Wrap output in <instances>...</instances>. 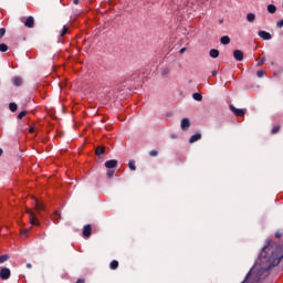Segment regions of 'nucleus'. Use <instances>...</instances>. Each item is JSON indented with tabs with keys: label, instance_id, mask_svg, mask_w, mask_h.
I'll return each mask as SVG.
<instances>
[{
	"label": "nucleus",
	"instance_id": "1",
	"mask_svg": "<svg viewBox=\"0 0 283 283\" xmlns=\"http://www.w3.org/2000/svg\"><path fill=\"white\" fill-rule=\"evenodd\" d=\"M283 259V250L280 245H271L269 243L265 245L260 255H259V264L260 269L258 273L255 271H250L245 276L244 281L241 283H258L263 277L269 275V271L273 269V266H277Z\"/></svg>",
	"mask_w": 283,
	"mask_h": 283
},
{
	"label": "nucleus",
	"instance_id": "2",
	"mask_svg": "<svg viewBox=\"0 0 283 283\" xmlns=\"http://www.w3.org/2000/svg\"><path fill=\"white\" fill-rule=\"evenodd\" d=\"M27 213L29 216L30 224H32L33 227H39L40 222L39 219H36V213H34L32 209H27Z\"/></svg>",
	"mask_w": 283,
	"mask_h": 283
},
{
	"label": "nucleus",
	"instance_id": "3",
	"mask_svg": "<svg viewBox=\"0 0 283 283\" xmlns=\"http://www.w3.org/2000/svg\"><path fill=\"white\" fill-rule=\"evenodd\" d=\"M20 21L24 24L25 28H34V17L32 15H29L28 18L21 17Z\"/></svg>",
	"mask_w": 283,
	"mask_h": 283
},
{
	"label": "nucleus",
	"instance_id": "4",
	"mask_svg": "<svg viewBox=\"0 0 283 283\" xmlns=\"http://www.w3.org/2000/svg\"><path fill=\"white\" fill-rule=\"evenodd\" d=\"M31 205L34 207L35 210L39 211H43V209H45V206H43V203L41 201H39V199L31 197Z\"/></svg>",
	"mask_w": 283,
	"mask_h": 283
},
{
	"label": "nucleus",
	"instance_id": "5",
	"mask_svg": "<svg viewBox=\"0 0 283 283\" xmlns=\"http://www.w3.org/2000/svg\"><path fill=\"white\" fill-rule=\"evenodd\" d=\"M230 111L234 114V116H244V114H247L245 109L237 108L233 105H230Z\"/></svg>",
	"mask_w": 283,
	"mask_h": 283
},
{
	"label": "nucleus",
	"instance_id": "6",
	"mask_svg": "<svg viewBox=\"0 0 283 283\" xmlns=\"http://www.w3.org/2000/svg\"><path fill=\"white\" fill-rule=\"evenodd\" d=\"M10 275H11L10 269L3 268L0 270V279L10 280Z\"/></svg>",
	"mask_w": 283,
	"mask_h": 283
},
{
	"label": "nucleus",
	"instance_id": "7",
	"mask_svg": "<svg viewBox=\"0 0 283 283\" xmlns=\"http://www.w3.org/2000/svg\"><path fill=\"white\" fill-rule=\"evenodd\" d=\"M106 169H115V167H118V160L111 159L105 163Z\"/></svg>",
	"mask_w": 283,
	"mask_h": 283
},
{
	"label": "nucleus",
	"instance_id": "8",
	"mask_svg": "<svg viewBox=\"0 0 283 283\" xmlns=\"http://www.w3.org/2000/svg\"><path fill=\"white\" fill-rule=\"evenodd\" d=\"M189 127H191V122L189 120V118L181 119L182 132H187V129H189Z\"/></svg>",
	"mask_w": 283,
	"mask_h": 283
},
{
	"label": "nucleus",
	"instance_id": "9",
	"mask_svg": "<svg viewBox=\"0 0 283 283\" xmlns=\"http://www.w3.org/2000/svg\"><path fill=\"white\" fill-rule=\"evenodd\" d=\"M83 238H90V235H92V226L91 224H86L83 228Z\"/></svg>",
	"mask_w": 283,
	"mask_h": 283
},
{
	"label": "nucleus",
	"instance_id": "10",
	"mask_svg": "<svg viewBox=\"0 0 283 283\" xmlns=\"http://www.w3.org/2000/svg\"><path fill=\"white\" fill-rule=\"evenodd\" d=\"M259 36L263 41H271V39H272L271 33H269L266 31H259Z\"/></svg>",
	"mask_w": 283,
	"mask_h": 283
},
{
	"label": "nucleus",
	"instance_id": "11",
	"mask_svg": "<svg viewBox=\"0 0 283 283\" xmlns=\"http://www.w3.org/2000/svg\"><path fill=\"white\" fill-rule=\"evenodd\" d=\"M233 57L235 61H243L244 60V53L241 50H235L233 52Z\"/></svg>",
	"mask_w": 283,
	"mask_h": 283
},
{
	"label": "nucleus",
	"instance_id": "12",
	"mask_svg": "<svg viewBox=\"0 0 283 283\" xmlns=\"http://www.w3.org/2000/svg\"><path fill=\"white\" fill-rule=\"evenodd\" d=\"M200 138H202V135L200 133H197L190 137L189 143H198Z\"/></svg>",
	"mask_w": 283,
	"mask_h": 283
},
{
	"label": "nucleus",
	"instance_id": "13",
	"mask_svg": "<svg viewBox=\"0 0 283 283\" xmlns=\"http://www.w3.org/2000/svg\"><path fill=\"white\" fill-rule=\"evenodd\" d=\"M220 43L222 45H229L231 43V38H229L228 35L221 36Z\"/></svg>",
	"mask_w": 283,
	"mask_h": 283
},
{
	"label": "nucleus",
	"instance_id": "14",
	"mask_svg": "<svg viewBox=\"0 0 283 283\" xmlns=\"http://www.w3.org/2000/svg\"><path fill=\"white\" fill-rule=\"evenodd\" d=\"M211 59H218V56H220V51H218L217 49H212L209 52Z\"/></svg>",
	"mask_w": 283,
	"mask_h": 283
},
{
	"label": "nucleus",
	"instance_id": "15",
	"mask_svg": "<svg viewBox=\"0 0 283 283\" xmlns=\"http://www.w3.org/2000/svg\"><path fill=\"white\" fill-rule=\"evenodd\" d=\"M12 83L17 87H19V86H21L23 84V80L21 77H13Z\"/></svg>",
	"mask_w": 283,
	"mask_h": 283
},
{
	"label": "nucleus",
	"instance_id": "16",
	"mask_svg": "<svg viewBox=\"0 0 283 283\" xmlns=\"http://www.w3.org/2000/svg\"><path fill=\"white\" fill-rule=\"evenodd\" d=\"M276 11H277V8L275 7V4L268 6V12H270V14H275Z\"/></svg>",
	"mask_w": 283,
	"mask_h": 283
},
{
	"label": "nucleus",
	"instance_id": "17",
	"mask_svg": "<svg viewBox=\"0 0 283 283\" xmlns=\"http://www.w3.org/2000/svg\"><path fill=\"white\" fill-rule=\"evenodd\" d=\"M95 153H96V156H103V154H105V147L98 146Z\"/></svg>",
	"mask_w": 283,
	"mask_h": 283
},
{
	"label": "nucleus",
	"instance_id": "18",
	"mask_svg": "<svg viewBox=\"0 0 283 283\" xmlns=\"http://www.w3.org/2000/svg\"><path fill=\"white\" fill-rule=\"evenodd\" d=\"M59 218H61V213L59 211H55L52 216V220L55 224L59 222Z\"/></svg>",
	"mask_w": 283,
	"mask_h": 283
},
{
	"label": "nucleus",
	"instance_id": "19",
	"mask_svg": "<svg viewBox=\"0 0 283 283\" xmlns=\"http://www.w3.org/2000/svg\"><path fill=\"white\" fill-rule=\"evenodd\" d=\"M109 269H112V271H116V269H118V261L113 260L109 264Z\"/></svg>",
	"mask_w": 283,
	"mask_h": 283
},
{
	"label": "nucleus",
	"instance_id": "20",
	"mask_svg": "<svg viewBox=\"0 0 283 283\" xmlns=\"http://www.w3.org/2000/svg\"><path fill=\"white\" fill-rule=\"evenodd\" d=\"M8 260H10V255L8 254L0 255V264H3V262H8Z\"/></svg>",
	"mask_w": 283,
	"mask_h": 283
},
{
	"label": "nucleus",
	"instance_id": "21",
	"mask_svg": "<svg viewBox=\"0 0 283 283\" xmlns=\"http://www.w3.org/2000/svg\"><path fill=\"white\" fill-rule=\"evenodd\" d=\"M247 20H248L250 23H253V21H255V14H253V13H248V14H247Z\"/></svg>",
	"mask_w": 283,
	"mask_h": 283
},
{
	"label": "nucleus",
	"instance_id": "22",
	"mask_svg": "<svg viewBox=\"0 0 283 283\" xmlns=\"http://www.w3.org/2000/svg\"><path fill=\"white\" fill-rule=\"evenodd\" d=\"M128 167H129V169H130L132 171H136V161L130 160V161L128 163Z\"/></svg>",
	"mask_w": 283,
	"mask_h": 283
},
{
	"label": "nucleus",
	"instance_id": "23",
	"mask_svg": "<svg viewBox=\"0 0 283 283\" xmlns=\"http://www.w3.org/2000/svg\"><path fill=\"white\" fill-rule=\"evenodd\" d=\"M192 98H193L195 101H202V94H200V93H195V94L192 95Z\"/></svg>",
	"mask_w": 283,
	"mask_h": 283
},
{
	"label": "nucleus",
	"instance_id": "24",
	"mask_svg": "<svg viewBox=\"0 0 283 283\" xmlns=\"http://www.w3.org/2000/svg\"><path fill=\"white\" fill-rule=\"evenodd\" d=\"M9 108L11 112H17V109H18L17 103H10Z\"/></svg>",
	"mask_w": 283,
	"mask_h": 283
},
{
	"label": "nucleus",
	"instance_id": "25",
	"mask_svg": "<svg viewBox=\"0 0 283 283\" xmlns=\"http://www.w3.org/2000/svg\"><path fill=\"white\" fill-rule=\"evenodd\" d=\"M65 34H67V25H64L61 33H60V36H65Z\"/></svg>",
	"mask_w": 283,
	"mask_h": 283
},
{
	"label": "nucleus",
	"instance_id": "26",
	"mask_svg": "<svg viewBox=\"0 0 283 283\" xmlns=\"http://www.w3.org/2000/svg\"><path fill=\"white\" fill-rule=\"evenodd\" d=\"M0 52H8V45L7 44H0Z\"/></svg>",
	"mask_w": 283,
	"mask_h": 283
},
{
	"label": "nucleus",
	"instance_id": "27",
	"mask_svg": "<svg viewBox=\"0 0 283 283\" xmlns=\"http://www.w3.org/2000/svg\"><path fill=\"white\" fill-rule=\"evenodd\" d=\"M25 114H28V112H25V111L20 112L18 115L19 120H21V118H23L25 116Z\"/></svg>",
	"mask_w": 283,
	"mask_h": 283
},
{
	"label": "nucleus",
	"instance_id": "28",
	"mask_svg": "<svg viewBox=\"0 0 283 283\" xmlns=\"http://www.w3.org/2000/svg\"><path fill=\"white\" fill-rule=\"evenodd\" d=\"M6 36V28L0 29V39H3Z\"/></svg>",
	"mask_w": 283,
	"mask_h": 283
},
{
	"label": "nucleus",
	"instance_id": "29",
	"mask_svg": "<svg viewBox=\"0 0 283 283\" xmlns=\"http://www.w3.org/2000/svg\"><path fill=\"white\" fill-rule=\"evenodd\" d=\"M265 61H266V59H265V57H262V59L258 62V66L260 67V66L264 65Z\"/></svg>",
	"mask_w": 283,
	"mask_h": 283
},
{
	"label": "nucleus",
	"instance_id": "30",
	"mask_svg": "<svg viewBox=\"0 0 283 283\" xmlns=\"http://www.w3.org/2000/svg\"><path fill=\"white\" fill-rule=\"evenodd\" d=\"M277 132H280V126H274L272 128V134H277Z\"/></svg>",
	"mask_w": 283,
	"mask_h": 283
},
{
	"label": "nucleus",
	"instance_id": "31",
	"mask_svg": "<svg viewBox=\"0 0 283 283\" xmlns=\"http://www.w3.org/2000/svg\"><path fill=\"white\" fill-rule=\"evenodd\" d=\"M256 76H258L259 78H262V76H264V71H258V72H256Z\"/></svg>",
	"mask_w": 283,
	"mask_h": 283
},
{
	"label": "nucleus",
	"instance_id": "32",
	"mask_svg": "<svg viewBox=\"0 0 283 283\" xmlns=\"http://www.w3.org/2000/svg\"><path fill=\"white\" fill-rule=\"evenodd\" d=\"M107 178H114V170L107 171Z\"/></svg>",
	"mask_w": 283,
	"mask_h": 283
},
{
	"label": "nucleus",
	"instance_id": "33",
	"mask_svg": "<svg viewBox=\"0 0 283 283\" xmlns=\"http://www.w3.org/2000/svg\"><path fill=\"white\" fill-rule=\"evenodd\" d=\"M30 233V229H24L21 231V235H28Z\"/></svg>",
	"mask_w": 283,
	"mask_h": 283
},
{
	"label": "nucleus",
	"instance_id": "34",
	"mask_svg": "<svg viewBox=\"0 0 283 283\" xmlns=\"http://www.w3.org/2000/svg\"><path fill=\"white\" fill-rule=\"evenodd\" d=\"M149 156H158V150H150Z\"/></svg>",
	"mask_w": 283,
	"mask_h": 283
},
{
	"label": "nucleus",
	"instance_id": "35",
	"mask_svg": "<svg viewBox=\"0 0 283 283\" xmlns=\"http://www.w3.org/2000/svg\"><path fill=\"white\" fill-rule=\"evenodd\" d=\"M276 28H283V19L276 23Z\"/></svg>",
	"mask_w": 283,
	"mask_h": 283
},
{
	"label": "nucleus",
	"instance_id": "36",
	"mask_svg": "<svg viewBox=\"0 0 283 283\" xmlns=\"http://www.w3.org/2000/svg\"><path fill=\"white\" fill-rule=\"evenodd\" d=\"M180 54H185V52H187V48H182V49H180Z\"/></svg>",
	"mask_w": 283,
	"mask_h": 283
},
{
	"label": "nucleus",
	"instance_id": "37",
	"mask_svg": "<svg viewBox=\"0 0 283 283\" xmlns=\"http://www.w3.org/2000/svg\"><path fill=\"white\" fill-rule=\"evenodd\" d=\"M275 238H282V233L276 232V233H275Z\"/></svg>",
	"mask_w": 283,
	"mask_h": 283
},
{
	"label": "nucleus",
	"instance_id": "38",
	"mask_svg": "<svg viewBox=\"0 0 283 283\" xmlns=\"http://www.w3.org/2000/svg\"><path fill=\"white\" fill-rule=\"evenodd\" d=\"M76 283H85V280L78 279V280L76 281Z\"/></svg>",
	"mask_w": 283,
	"mask_h": 283
},
{
	"label": "nucleus",
	"instance_id": "39",
	"mask_svg": "<svg viewBox=\"0 0 283 283\" xmlns=\"http://www.w3.org/2000/svg\"><path fill=\"white\" fill-rule=\"evenodd\" d=\"M212 76H218V71H212Z\"/></svg>",
	"mask_w": 283,
	"mask_h": 283
},
{
	"label": "nucleus",
	"instance_id": "40",
	"mask_svg": "<svg viewBox=\"0 0 283 283\" xmlns=\"http://www.w3.org/2000/svg\"><path fill=\"white\" fill-rule=\"evenodd\" d=\"M29 132H30V134H34V128L31 127V128L29 129Z\"/></svg>",
	"mask_w": 283,
	"mask_h": 283
},
{
	"label": "nucleus",
	"instance_id": "41",
	"mask_svg": "<svg viewBox=\"0 0 283 283\" xmlns=\"http://www.w3.org/2000/svg\"><path fill=\"white\" fill-rule=\"evenodd\" d=\"M73 3H74L75 6H78V0H73Z\"/></svg>",
	"mask_w": 283,
	"mask_h": 283
},
{
	"label": "nucleus",
	"instance_id": "42",
	"mask_svg": "<svg viewBox=\"0 0 283 283\" xmlns=\"http://www.w3.org/2000/svg\"><path fill=\"white\" fill-rule=\"evenodd\" d=\"M28 269H32V264L28 263L27 264Z\"/></svg>",
	"mask_w": 283,
	"mask_h": 283
},
{
	"label": "nucleus",
	"instance_id": "43",
	"mask_svg": "<svg viewBox=\"0 0 283 283\" xmlns=\"http://www.w3.org/2000/svg\"><path fill=\"white\" fill-rule=\"evenodd\" d=\"M2 155H3V149L0 148V156H2Z\"/></svg>",
	"mask_w": 283,
	"mask_h": 283
}]
</instances>
